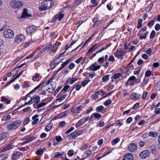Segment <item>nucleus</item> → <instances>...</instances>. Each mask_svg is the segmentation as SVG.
<instances>
[{"label":"nucleus","instance_id":"1","mask_svg":"<svg viewBox=\"0 0 160 160\" xmlns=\"http://www.w3.org/2000/svg\"><path fill=\"white\" fill-rule=\"evenodd\" d=\"M53 5V2L51 0H47L42 2L39 7L40 11H43L49 9Z\"/></svg>","mask_w":160,"mask_h":160},{"label":"nucleus","instance_id":"2","mask_svg":"<svg viewBox=\"0 0 160 160\" xmlns=\"http://www.w3.org/2000/svg\"><path fill=\"white\" fill-rule=\"evenodd\" d=\"M22 124V122L19 119L17 120L9 123L7 125L8 130H13L18 128Z\"/></svg>","mask_w":160,"mask_h":160},{"label":"nucleus","instance_id":"3","mask_svg":"<svg viewBox=\"0 0 160 160\" xmlns=\"http://www.w3.org/2000/svg\"><path fill=\"white\" fill-rule=\"evenodd\" d=\"M3 36L5 38H12L14 37V32L11 29H7L3 32Z\"/></svg>","mask_w":160,"mask_h":160},{"label":"nucleus","instance_id":"4","mask_svg":"<svg viewBox=\"0 0 160 160\" xmlns=\"http://www.w3.org/2000/svg\"><path fill=\"white\" fill-rule=\"evenodd\" d=\"M125 53L126 52L123 49H117V51L114 53V55L115 57L118 58V59L121 58L122 59V57L123 56Z\"/></svg>","mask_w":160,"mask_h":160},{"label":"nucleus","instance_id":"5","mask_svg":"<svg viewBox=\"0 0 160 160\" xmlns=\"http://www.w3.org/2000/svg\"><path fill=\"white\" fill-rule=\"evenodd\" d=\"M25 40L24 36L22 34L17 35L14 38L15 42L17 44H19L23 41Z\"/></svg>","mask_w":160,"mask_h":160},{"label":"nucleus","instance_id":"6","mask_svg":"<svg viewBox=\"0 0 160 160\" xmlns=\"http://www.w3.org/2000/svg\"><path fill=\"white\" fill-rule=\"evenodd\" d=\"M59 45V43L58 42H56L51 48L49 51V54L50 55L53 56L56 52L58 47Z\"/></svg>","mask_w":160,"mask_h":160},{"label":"nucleus","instance_id":"7","mask_svg":"<svg viewBox=\"0 0 160 160\" xmlns=\"http://www.w3.org/2000/svg\"><path fill=\"white\" fill-rule=\"evenodd\" d=\"M10 6L14 8H21L22 5V3L20 1H13L10 3Z\"/></svg>","mask_w":160,"mask_h":160},{"label":"nucleus","instance_id":"8","mask_svg":"<svg viewBox=\"0 0 160 160\" xmlns=\"http://www.w3.org/2000/svg\"><path fill=\"white\" fill-rule=\"evenodd\" d=\"M23 154L22 153L18 151L14 152L12 155V160H17L22 157Z\"/></svg>","mask_w":160,"mask_h":160},{"label":"nucleus","instance_id":"9","mask_svg":"<svg viewBox=\"0 0 160 160\" xmlns=\"http://www.w3.org/2000/svg\"><path fill=\"white\" fill-rule=\"evenodd\" d=\"M37 29L36 26L34 25H30L29 27H27L26 29V32L28 34H30L33 32Z\"/></svg>","mask_w":160,"mask_h":160},{"label":"nucleus","instance_id":"10","mask_svg":"<svg viewBox=\"0 0 160 160\" xmlns=\"http://www.w3.org/2000/svg\"><path fill=\"white\" fill-rule=\"evenodd\" d=\"M149 152L147 150H144L141 151L139 153V156L142 159H144L147 158L149 155Z\"/></svg>","mask_w":160,"mask_h":160},{"label":"nucleus","instance_id":"11","mask_svg":"<svg viewBox=\"0 0 160 160\" xmlns=\"http://www.w3.org/2000/svg\"><path fill=\"white\" fill-rule=\"evenodd\" d=\"M40 101V98L38 96L34 95L32 98H31L30 102L31 103L35 102L34 105L38 103Z\"/></svg>","mask_w":160,"mask_h":160},{"label":"nucleus","instance_id":"12","mask_svg":"<svg viewBox=\"0 0 160 160\" xmlns=\"http://www.w3.org/2000/svg\"><path fill=\"white\" fill-rule=\"evenodd\" d=\"M13 148V146L11 144H9L7 146L0 148L1 152H3L12 149Z\"/></svg>","mask_w":160,"mask_h":160},{"label":"nucleus","instance_id":"13","mask_svg":"<svg viewBox=\"0 0 160 160\" xmlns=\"http://www.w3.org/2000/svg\"><path fill=\"white\" fill-rule=\"evenodd\" d=\"M128 149L130 152H134L137 149V146L134 143H131L128 146Z\"/></svg>","mask_w":160,"mask_h":160},{"label":"nucleus","instance_id":"14","mask_svg":"<svg viewBox=\"0 0 160 160\" xmlns=\"http://www.w3.org/2000/svg\"><path fill=\"white\" fill-rule=\"evenodd\" d=\"M133 154L131 153H128L124 155L122 160H133Z\"/></svg>","mask_w":160,"mask_h":160},{"label":"nucleus","instance_id":"15","mask_svg":"<svg viewBox=\"0 0 160 160\" xmlns=\"http://www.w3.org/2000/svg\"><path fill=\"white\" fill-rule=\"evenodd\" d=\"M100 67L101 66H96L95 63L92 64L88 68L90 70L95 71L99 69Z\"/></svg>","mask_w":160,"mask_h":160},{"label":"nucleus","instance_id":"16","mask_svg":"<svg viewBox=\"0 0 160 160\" xmlns=\"http://www.w3.org/2000/svg\"><path fill=\"white\" fill-rule=\"evenodd\" d=\"M29 11L27 9L25 8L24 9L23 13L21 16L22 18H26L31 16Z\"/></svg>","mask_w":160,"mask_h":160},{"label":"nucleus","instance_id":"17","mask_svg":"<svg viewBox=\"0 0 160 160\" xmlns=\"http://www.w3.org/2000/svg\"><path fill=\"white\" fill-rule=\"evenodd\" d=\"M141 96L140 94L136 93L133 92L131 93L130 96V98L132 100L138 99Z\"/></svg>","mask_w":160,"mask_h":160},{"label":"nucleus","instance_id":"18","mask_svg":"<svg viewBox=\"0 0 160 160\" xmlns=\"http://www.w3.org/2000/svg\"><path fill=\"white\" fill-rule=\"evenodd\" d=\"M134 83H138L140 82V79H136V77L134 76H132L130 77L128 79V81H134Z\"/></svg>","mask_w":160,"mask_h":160},{"label":"nucleus","instance_id":"19","mask_svg":"<svg viewBox=\"0 0 160 160\" xmlns=\"http://www.w3.org/2000/svg\"><path fill=\"white\" fill-rule=\"evenodd\" d=\"M71 61V59L69 58L66 62H63L61 65V67L59 68V70H61L63 68H64L66 65L68 64Z\"/></svg>","mask_w":160,"mask_h":160},{"label":"nucleus","instance_id":"20","mask_svg":"<svg viewBox=\"0 0 160 160\" xmlns=\"http://www.w3.org/2000/svg\"><path fill=\"white\" fill-rule=\"evenodd\" d=\"M77 136H78V134L77 132H74L68 135V137L69 139H72L75 138Z\"/></svg>","mask_w":160,"mask_h":160},{"label":"nucleus","instance_id":"21","mask_svg":"<svg viewBox=\"0 0 160 160\" xmlns=\"http://www.w3.org/2000/svg\"><path fill=\"white\" fill-rule=\"evenodd\" d=\"M60 56H59L58 57H57V56L55 57L54 60V67L53 68H54L56 67L57 65L59 64L61 62L60 60H59V61H58V60L60 58Z\"/></svg>","mask_w":160,"mask_h":160},{"label":"nucleus","instance_id":"22","mask_svg":"<svg viewBox=\"0 0 160 160\" xmlns=\"http://www.w3.org/2000/svg\"><path fill=\"white\" fill-rule=\"evenodd\" d=\"M44 85V82H43L41 84L39 85L37 87H36V88H35L31 92H34L37 89H39V90H41L43 87Z\"/></svg>","mask_w":160,"mask_h":160},{"label":"nucleus","instance_id":"23","mask_svg":"<svg viewBox=\"0 0 160 160\" xmlns=\"http://www.w3.org/2000/svg\"><path fill=\"white\" fill-rule=\"evenodd\" d=\"M52 45L50 43H48L45 45H44L42 47L44 48L45 51L50 50V48H51Z\"/></svg>","mask_w":160,"mask_h":160},{"label":"nucleus","instance_id":"24","mask_svg":"<svg viewBox=\"0 0 160 160\" xmlns=\"http://www.w3.org/2000/svg\"><path fill=\"white\" fill-rule=\"evenodd\" d=\"M92 21L95 23V24L98 26L102 23L101 21L98 20V18L97 17L95 18L92 19Z\"/></svg>","mask_w":160,"mask_h":160},{"label":"nucleus","instance_id":"25","mask_svg":"<svg viewBox=\"0 0 160 160\" xmlns=\"http://www.w3.org/2000/svg\"><path fill=\"white\" fill-rule=\"evenodd\" d=\"M64 15L63 14H57L54 16L55 19H58L59 21L61 20L64 17Z\"/></svg>","mask_w":160,"mask_h":160},{"label":"nucleus","instance_id":"26","mask_svg":"<svg viewBox=\"0 0 160 160\" xmlns=\"http://www.w3.org/2000/svg\"><path fill=\"white\" fill-rule=\"evenodd\" d=\"M64 152H62L61 153H60L58 152L55 153V156L54 157L55 158H57L60 157H61V156L64 155Z\"/></svg>","mask_w":160,"mask_h":160},{"label":"nucleus","instance_id":"27","mask_svg":"<svg viewBox=\"0 0 160 160\" xmlns=\"http://www.w3.org/2000/svg\"><path fill=\"white\" fill-rule=\"evenodd\" d=\"M8 133L6 132L0 134V141L2 140L3 139L6 138L8 136Z\"/></svg>","mask_w":160,"mask_h":160},{"label":"nucleus","instance_id":"28","mask_svg":"<svg viewBox=\"0 0 160 160\" xmlns=\"http://www.w3.org/2000/svg\"><path fill=\"white\" fill-rule=\"evenodd\" d=\"M151 152L153 154H155L156 153V147L154 145H152L151 147Z\"/></svg>","mask_w":160,"mask_h":160},{"label":"nucleus","instance_id":"29","mask_svg":"<svg viewBox=\"0 0 160 160\" xmlns=\"http://www.w3.org/2000/svg\"><path fill=\"white\" fill-rule=\"evenodd\" d=\"M52 126V123H50L45 127V130L47 131H49L51 129Z\"/></svg>","mask_w":160,"mask_h":160},{"label":"nucleus","instance_id":"30","mask_svg":"<svg viewBox=\"0 0 160 160\" xmlns=\"http://www.w3.org/2000/svg\"><path fill=\"white\" fill-rule=\"evenodd\" d=\"M45 150L46 149L44 148L39 149L36 151V153L37 155H42L43 153V151Z\"/></svg>","mask_w":160,"mask_h":160},{"label":"nucleus","instance_id":"31","mask_svg":"<svg viewBox=\"0 0 160 160\" xmlns=\"http://www.w3.org/2000/svg\"><path fill=\"white\" fill-rule=\"evenodd\" d=\"M119 140V138L118 137H117L111 141V144L112 145H115L118 143Z\"/></svg>","mask_w":160,"mask_h":160},{"label":"nucleus","instance_id":"32","mask_svg":"<svg viewBox=\"0 0 160 160\" xmlns=\"http://www.w3.org/2000/svg\"><path fill=\"white\" fill-rule=\"evenodd\" d=\"M85 122L83 118H82L76 124V125L77 126H80L84 124Z\"/></svg>","mask_w":160,"mask_h":160},{"label":"nucleus","instance_id":"33","mask_svg":"<svg viewBox=\"0 0 160 160\" xmlns=\"http://www.w3.org/2000/svg\"><path fill=\"white\" fill-rule=\"evenodd\" d=\"M67 115L66 112H65L61 113L60 114H58L57 117V118H61L64 116H66Z\"/></svg>","mask_w":160,"mask_h":160},{"label":"nucleus","instance_id":"34","mask_svg":"<svg viewBox=\"0 0 160 160\" xmlns=\"http://www.w3.org/2000/svg\"><path fill=\"white\" fill-rule=\"evenodd\" d=\"M155 89L158 91H160V80L158 81L156 84Z\"/></svg>","mask_w":160,"mask_h":160},{"label":"nucleus","instance_id":"35","mask_svg":"<svg viewBox=\"0 0 160 160\" xmlns=\"http://www.w3.org/2000/svg\"><path fill=\"white\" fill-rule=\"evenodd\" d=\"M36 138V137H27L25 139V140H27L28 142H31Z\"/></svg>","mask_w":160,"mask_h":160},{"label":"nucleus","instance_id":"36","mask_svg":"<svg viewBox=\"0 0 160 160\" xmlns=\"http://www.w3.org/2000/svg\"><path fill=\"white\" fill-rule=\"evenodd\" d=\"M90 81V79L84 80L82 82L81 85L84 87Z\"/></svg>","mask_w":160,"mask_h":160},{"label":"nucleus","instance_id":"37","mask_svg":"<svg viewBox=\"0 0 160 160\" xmlns=\"http://www.w3.org/2000/svg\"><path fill=\"white\" fill-rule=\"evenodd\" d=\"M92 115H93V116L96 119H100L101 116V115L98 113L95 112L93 113Z\"/></svg>","mask_w":160,"mask_h":160},{"label":"nucleus","instance_id":"38","mask_svg":"<svg viewBox=\"0 0 160 160\" xmlns=\"http://www.w3.org/2000/svg\"><path fill=\"white\" fill-rule=\"evenodd\" d=\"M142 21L141 19H138V23L137 26V28H141L142 25Z\"/></svg>","mask_w":160,"mask_h":160},{"label":"nucleus","instance_id":"39","mask_svg":"<svg viewBox=\"0 0 160 160\" xmlns=\"http://www.w3.org/2000/svg\"><path fill=\"white\" fill-rule=\"evenodd\" d=\"M104 109V107L103 106L101 105L98 107L96 108V111L98 112H101Z\"/></svg>","mask_w":160,"mask_h":160},{"label":"nucleus","instance_id":"40","mask_svg":"<svg viewBox=\"0 0 160 160\" xmlns=\"http://www.w3.org/2000/svg\"><path fill=\"white\" fill-rule=\"evenodd\" d=\"M109 75H106L104 76L102 78V80L103 82H107L109 79Z\"/></svg>","mask_w":160,"mask_h":160},{"label":"nucleus","instance_id":"41","mask_svg":"<svg viewBox=\"0 0 160 160\" xmlns=\"http://www.w3.org/2000/svg\"><path fill=\"white\" fill-rule=\"evenodd\" d=\"M8 156L6 154H2L0 155V160H4L6 158H7Z\"/></svg>","mask_w":160,"mask_h":160},{"label":"nucleus","instance_id":"42","mask_svg":"<svg viewBox=\"0 0 160 160\" xmlns=\"http://www.w3.org/2000/svg\"><path fill=\"white\" fill-rule=\"evenodd\" d=\"M148 135L150 136H152L154 137H156L157 134L156 132H150L148 133Z\"/></svg>","mask_w":160,"mask_h":160},{"label":"nucleus","instance_id":"43","mask_svg":"<svg viewBox=\"0 0 160 160\" xmlns=\"http://www.w3.org/2000/svg\"><path fill=\"white\" fill-rule=\"evenodd\" d=\"M11 118V115H9L6 116H4L2 118V121H5L9 120Z\"/></svg>","mask_w":160,"mask_h":160},{"label":"nucleus","instance_id":"44","mask_svg":"<svg viewBox=\"0 0 160 160\" xmlns=\"http://www.w3.org/2000/svg\"><path fill=\"white\" fill-rule=\"evenodd\" d=\"M19 150L21 151H28V150H29V147L28 146H27L26 147H21V148H19Z\"/></svg>","mask_w":160,"mask_h":160},{"label":"nucleus","instance_id":"45","mask_svg":"<svg viewBox=\"0 0 160 160\" xmlns=\"http://www.w3.org/2000/svg\"><path fill=\"white\" fill-rule=\"evenodd\" d=\"M122 76V74L121 73H117L115 74L113 76V78L115 79H117L119 78Z\"/></svg>","mask_w":160,"mask_h":160},{"label":"nucleus","instance_id":"46","mask_svg":"<svg viewBox=\"0 0 160 160\" xmlns=\"http://www.w3.org/2000/svg\"><path fill=\"white\" fill-rule=\"evenodd\" d=\"M88 147V144L85 143L83 145H82L80 148V149L81 150H83L85 149H87Z\"/></svg>","mask_w":160,"mask_h":160},{"label":"nucleus","instance_id":"47","mask_svg":"<svg viewBox=\"0 0 160 160\" xmlns=\"http://www.w3.org/2000/svg\"><path fill=\"white\" fill-rule=\"evenodd\" d=\"M111 103L112 101L110 99H108L104 102V104L106 106H107L110 104Z\"/></svg>","mask_w":160,"mask_h":160},{"label":"nucleus","instance_id":"48","mask_svg":"<svg viewBox=\"0 0 160 160\" xmlns=\"http://www.w3.org/2000/svg\"><path fill=\"white\" fill-rule=\"evenodd\" d=\"M46 103L45 102L41 103L40 104L36 105V106H37L36 108H41V107H42L43 106L46 105Z\"/></svg>","mask_w":160,"mask_h":160},{"label":"nucleus","instance_id":"49","mask_svg":"<svg viewBox=\"0 0 160 160\" xmlns=\"http://www.w3.org/2000/svg\"><path fill=\"white\" fill-rule=\"evenodd\" d=\"M59 125L61 127H64L66 125V122L64 121L60 122Z\"/></svg>","mask_w":160,"mask_h":160},{"label":"nucleus","instance_id":"50","mask_svg":"<svg viewBox=\"0 0 160 160\" xmlns=\"http://www.w3.org/2000/svg\"><path fill=\"white\" fill-rule=\"evenodd\" d=\"M29 121L30 119L29 118H25L24 120L23 124H24L25 125H27L29 122Z\"/></svg>","mask_w":160,"mask_h":160},{"label":"nucleus","instance_id":"51","mask_svg":"<svg viewBox=\"0 0 160 160\" xmlns=\"http://www.w3.org/2000/svg\"><path fill=\"white\" fill-rule=\"evenodd\" d=\"M66 95H64L62 96L61 97H60V98L58 99L57 100L59 102H61L62 100H64L65 98H66Z\"/></svg>","mask_w":160,"mask_h":160},{"label":"nucleus","instance_id":"52","mask_svg":"<svg viewBox=\"0 0 160 160\" xmlns=\"http://www.w3.org/2000/svg\"><path fill=\"white\" fill-rule=\"evenodd\" d=\"M39 77V74L36 73L35 76L32 77V80L34 81H37V79Z\"/></svg>","mask_w":160,"mask_h":160},{"label":"nucleus","instance_id":"53","mask_svg":"<svg viewBox=\"0 0 160 160\" xmlns=\"http://www.w3.org/2000/svg\"><path fill=\"white\" fill-rule=\"evenodd\" d=\"M50 84L52 86L51 88H52V89L53 88H54V91L56 86V82H51V83Z\"/></svg>","mask_w":160,"mask_h":160},{"label":"nucleus","instance_id":"54","mask_svg":"<svg viewBox=\"0 0 160 160\" xmlns=\"http://www.w3.org/2000/svg\"><path fill=\"white\" fill-rule=\"evenodd\" d=\"M82 108V106H80L78 107L77 108H75L76 110V111L77 112V113H79L80 111V110Z\"/></svg>","mask_w":160,"mask_h":160},{"label":"nucleus","instance_id":"55","mask_svg":"<svg viewBox=\"0 0 160 160\" xmlns=\"http://www.w3.org/2000/svg\"><path fill=\"white\" fill-rule=\"evenodd\" d=\"M74 64L73 62H72L70 64V65L68 66V68L70 69H72L74 68Z\"/></svg>","mask_w":160,"mask_h":160},{"label":"nucleus","instance_id":"56","mask_svg":"<svg viewBox=\"0 0 160 160\" xmlns=\"http://www.w3.org/2000/svg\"><path fill=\"white\" fill-rule=\"evenodd\" d=\"M32 42L31 41H28L25 43L24 45V48H26L29 46L30 44H31Z\"/></svg>","mask_w":160,"mask_h":160},{"label":"nucleus","instance_id":"57","mask_svg":"<svg viewBox=\"0 0 160 160\" xmlns=\"http://www.w3.org/2000/svg\"><path fill=\"white\" fill-rule=\"evenodd\" d=\"M108 60L109 61L113 62L115 61V59L113 56L111 55L109 56V57L108 58Z\"/></svg>","mask_w":160,"mask_h":160},{"label":"nucleus","instance_id":"58","mask_svg":"<svg viewBox=\"0 0 160 160\" xmlns=\"http://www.w3.org/2000/svg\"><path fill=\"white\" fill-rule=\"evenodd\" d=\"M104 60V58L103 57H102L99 58L98 60V62L99 63H103V61Z\"/></svg>","mask_w":160,"mask_h":160},{"label":"nucleus","instance_id":"59","mask_svg":"<svg viewBox=\"0 0 160 160\" xmlns=\"http://www.w3.org/2000/svg\"><path fill=\"white\" fill-rule=\"evenodd\" d=\"M155 32L154 30H152L150 35V38H153L155 34Z\"/></svg>","mask_w":160,"mask_h":160},{"label":"nucleus","instance_id":"60","mask_svg":"<svg viewBox=\"0 0 160 160\" xmlns=\"http://www.w3.org/2000/svg\"><path fill=\"white\" fill-rule=\"evenodd\" d=\"M151 72L150 70H148L145 73V76L150 77L151 75Z\"/></svg>","mask_w":160,"mask_h":160},{"label":"nucleus","instance_id":"61","mask_svg":"<svg viewBox=\"0 0 160 160\" xmlns=\"http://www.w3.org/2000/svg\"><path fill=\"white\" fill-rule=\"evenodd\" d=\"M74 153V151L72 150H70L68 151V154L70 156H72Z\"/></svg>","mask_w":160,"mask_h":160},{"label":"nucleus","instance_id":"62","mask_svg":"<svg viewBox=\"0 0 160 160\" xmlns=\"http://www.w3.org/2000/svg\"><path fill=\"white\" fill-rule=\"evenodd\" d=\"M154 20H151L148 23V26L149 27L152 26L154 24Z\"/></svg>","mask_w":160,"mask_h":160},{"label":"nucleus","instance_id":"63","mask_svg":"<svg viewBox=\"0 0 160 160\" xmlns=\"http://www.w3.org/2000/svg\"><path fill=\"white\" fill-rule=\"evenodd\" d=\"M77 79L74 78H72L70 81V84H72L77 81Z\"/></svg>","mask_w":160,"mask_h":160},{"label":"nucleus","instance_id":"64","mask_svg":"<svg viewBox=\"0 0 160 160\" xmlns=\"http://www.w3.org/2000/svg\"><path fill=\"white\" fill-rule=\"evenodd\" d=\"M145 142L144 141H141L139 142V145L141 147H143L145 145Z\"/></svg>","mask_w":160,"mask_h":160}]
</instances>
